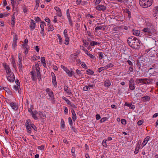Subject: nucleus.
Returning <instances> with one entry per match:
<instances>
[{
	"mask_svg": "<svg viewBox=\"0 0 158 158\" xmlns=\"http://www.w3.org/2000/svg\"><path fill=\"white\" fill-rule=\"evenodd\" d=\"M32 69V71L30 72L32 80L33 81H36V77L40 80L41 74L40 72V68L38 63H35V65L33 66Z\"/></svg>",
	"mask_w": 158,
	"mask_h": 158,
	"instance_id": "obj_1",
	"label": "nucleus"
},
{
	"mask_svg": "<svg viewBox=\"0 0 158 158\" xmlns=\"http://www.w3.org/2000/svg\"><path fill=\"white\" fill-rule=\"evenodd\" d=\"M142 31L145 35L151 36L156 32V30L152 23H147L146 24V27L143 28Z\"/></svg>",
	"mask_w": 158,
	"mask_h": 158,
	"instance_id": "obj_2",
	"label": "nucleus"
},
{
	"mask_svg": "<svg viewBox=\"0 0 158 158\" xmlns=\"http://www.w3.org/2000/svg\"><path fill=\"white\" fill-rule=\"evenodd\" d=\"M127 42L131 48L135 49L138 48L140 45L138 39L134 36L129 37L127 39Z\"/></svg>",
	"mask_w": 158,
	"mask_h": 158,
	"instance_id": "obj_3",
	"label": "nucleus"
},
{
	"mask_svg": "<svg viewBox=\"0 0 158 158\" xmlns=\"http://www.w3.org/2000/svg\"><path fill=\"white\" fill-rule=\"evenodd\" d=\"M153 0H140L139 3L142 7L146 8L152 5Z\"/></svg>",
	"mask_w": 158,
	"mask_h": 158,
	"instance_id": "obj_4",
	"label": "nucleus"
},
{
	"mask_svg": "<svg viewBox=\"0 0 158 158\" xmlns=\"http://www.w3.org/2000/svg\"><path fill=\"white\" fill-rule=\"evenodd\" d=\"M60 67L61 69H63L65 72L69 76L71 77L72 76V72L69 70L66 67L63 65H61Z\"/></svg>",
	"mask_w": 158,
	"mask_h": 158,
	"instance_id": "obj_5",
	"label": "nucleus"
},
{
	"mask_svg": "<svg viewBox=\"0 0 158 158\" xmlns=\"http://www.w3.org/2000/svg\"><path fill=\"white\" fill-rule=\"evenodd\" d=\"M6 102L9 103L12 109L14 110H16L18 109V106L16 103L9 101V100L8 101V102L7 101Z\"/></svg>",
	"mask_w": 158,
	"mask_h": 158,
	"instance_id": "obj_6",
	"label": "nucleus"
},
{
	"mask_svg": "<svg viewBox=\"0 0 158 158\" xmlns=\"http://www.w3.org/2000/svg\"><path fill=\"white\" fill-rule=\"evenodd\" d=\"M6 77L7 80L10 82H13L15 79V76L13 73L7 75Z\"/></svg>",
	"mask_w": 158,
	"mask_h": 158,
	"instance_id": "obj_7",
	"label": "nucleus"
},
{
	"mask_svg": "<svg viewBox=\"0 0 158 158\" xmlns=\"http://www.w3.org/2000/svg\"><path fill=\"white\" fill-rule=\"evenodd\" d=\"M51 75L52 76V84H53L54 86L56 88L57 86V82H56V76H55L54 73L53 72H52L51 73Z\"/></svg>",
	"mask_w": 158,
	"mask_h": 158,
	"instance_id": "obj_8",
	"label": "nucleus"
},
{
	"mask_svg": "<svg viewBox=\"0 0 158 158\" xmlns=\"http://www.w3.org/2000/svg\"><path fill=\"white\" fill-rule=\"evenodd\" d=\"M134 85V80L133 78H131L129 81V87L131 89L134 90L135 89Z\"/></svg>",
	"mask_w": 158,
	"mask_h": 158,
	"instance_id": "obj_9",
	"label": "nucleus"
},
{
	"mask_svg": "<svg viewBox=\"0 0 158 158\" xmlns=\"http://www.w3.org/2000/svg\"><path fill=\"white\" fill-rule=\"evenodd\" d=\"M3 66L5 69L7 75L13 73L11 72L9 66L6 63L3 64Z\"/></svg>",
	"mask_w": 158,
	"mask_h": 158,
	"instance_id": "obj_10",
	"label": "nucleus"
},
{
	"mask_svg": "<svg viewBox=\"0 0 158 158\" xmlns=\"http://www.w3.org/2000/svg\"><path fill=\"white\" fill-rule=\"evenodd\" d=\"M55 10L56 11V15L59 17H61L62 16V14L60 9L58 6H55L54 7Z\"/></svg>",
	"mask_w": 158,
	"mask_h": 158,
	"instance_id": "obj_11",
	"label": "nucleus"
},
{
	"mask_svg": "<svg viewBox=\"0 0 158 158\" xmlns=\"http://www.w3.org/2000/svg\"><path fill=\"white\" fill-rule=\"evenodd\" d=\"M35 23L34 20L31 19L30 23V28L31 31H33L35 28Z\"/></svg>",
	"mask_w": 158,
	"mask_h": 158,
	"instance_id": "obj_12",
	"label": "nucleus"
},
{
	"mask_svg": "<svg viewBox=\"0 0 158 158\" xmlns=\"http://www.w3.org/2000/svg\"><path fill=\"white\" fill-rule=\"evenodd\" d=\"M71 111L72 114V118L73 120V121L74 122L77 118L76 114L74 110L73 109H72L71 110Z\"/></svg>",
	"mask_w": 158,
	"mask_h": 158,
	"instance_id": "obj_13",
	"label": "nucleus"
},
{
	"mask_svg": "<svg viewBox=\"0 0 158 158\" xmlns=\"http://www.w3.org/2000/svg\"><path fill=\"white\" fill-rule=\"evenodd\" d=\"M96 8L99 10H104L106 9V7L103 5H99L96 6Z\"/></svg>",
	"mask_w": 158,
	"mask_h": 158,
	"instance_id": "obj_14",
	"label": "nucleus"
},
{
	"mask_svg": "<svg viewBox=\"0 0 158 158\" xmlns=\"http://www.w3.org/2000/svg\"><path fill=\"white\" fill-rule=\"evenodd\" d=\"M94 85H86L83 88V90L84 91H87L90 89L91 88H93Z\"/></svg>",
	"mask_w": 158,
	"mask_h": 158,
	"instance_id": "obj_15",
	"label": "nucleus"
},
{
	"mask_svg": "<svg viewBox=\"0 0 158 158\" xmlns=\"http://www.w3.org/2000/svg\"><path fill=\"white\" fill-rule=\"evenodd\" d=\"M46 92L49 95L51 98H53L54 97V94L53 92L49 88H47L46 90Z\"/></svg>",
	"mask_w": 158,
	"mask_h": 158,
	"instance_id": "obj_16",
	"label": "nucleus"
},
{
	"mask_svg": "<svg viewBox=\"0 0 158 158\" xmlns=\"http://www.w3.org/2000/svg\"><path fill=\"white\" fill-rule=\"evenodd\" d=\"M38 113V112L36 110H35L34 112L32 111L31 112V114L32 117L35 120H37L38 119V117L36 116V114Z\"/></svg>",
	"mask_w": 158,
	"mask_h": 158,
	"instance_id": "obj_17",
	"label": "nucleus"
},
{
	"mask_svg": "<svg viewBox=\"0 0 158 158\" xmlns=\"http://www.w3.org/2000/svg\"><path fill=\"white\" fill-rule=\"evenodd\" d=\"M22 46L24 48L25 53L27 54L28 52V49L29 48V46L27 44H22Z\"/></svg>",
	"mask_w": 158,
	"mask_h": 158,
	"instance_id": "obj_18",
	"label": "nucleus"
},
{
	"mask_svg": "<svg viewBox=\"0 0 158 158\" xmlns=\"http://www.w3.org/2000/svg\"><path fill=\"white\" fill-rule=\"evenodd\" d=\"M150 99V97L148 96H146L142 98V100L143 102L149 101Z\"/></svg>",
	"mask_w": 158,
	"mask_h": 158,
	"instance_id": "obj_19",
	"label": "nucleus"
},
{
	"mask_svg": "<svg viewBox=\"0 0 158 158\" xmlns=\"http://www.w3.org/2000/svg\"><path fill=\"white\" fill-rule=\"evenodd\" d=\"M149 138L150 137L149 136H147L146 138H145L142 143V144L143 145V147L148 142L149 140Z\"/></svg>",
	"mask_w": 158,
	"mask_h": 158,
	"instance_id": "obj_20",
	"label": "nucleus"
},
{
	"mask_svg": "<svg viewBox=\"0 0 158 158\" xmlns=\"http://www.w3.org/2000/svg\"><path fill=\"white\" fill-rule=\"evenodd\" d=\"M19 68L20 71H22L23 69V67L22 65V61H19Z\"/></svg>",
	"mask_w": 158,
	"mask_h": 158,
	"instance_id": "obj_21",
	"label": "nucleus"
},
{
	"mask_svg": "<svg viewBox=\"0 0 158 158\" xmlns=\"http://www.w3.org/2000/svg\"><path fill=\"white\" fill-rule=\"evenodd\" d=\"M132 32L133 35L136 36H139L140 34V31H139L138 30H133L132 31Z\"/></svg>",
	"mask_w": 158,
	"mask_h": 158,
	"instance_id": "obj_22",
	"label": "nucleus"
},
{
	"mask_svg": "<svg viewBox=\"0 0 158 158\" xmlns=\"http://www.w3.org/2000/svg\"><path fill=\"white\" fill-rule=\"evenodd\" d=\"M41 61L42 63L43 64V65L45 67L46 65V63L45 58L44 57H41Z\"/></svg>",
	"mask_w": 158,
	"mask_h": 158,
	"instance_id": "obj_23",
	"label": "nucleus"
},
{
	"mask_svg": "<svg viewBox=\"0 0 158 158\" xmlns=\"http://www.w3.org/2000/svg\"><path fill=\"white\" fill-rule=\"evenodd\" d=\"M144 80H147V78H145L144 79H136L135 81V82L136 83H137L138 84H139L140 83L143 82V81Z\"/></svg>",
	"mask_w": 158,
	"mask_h": 158,
	"instance_id": "obj_24",
	"label": "nucleus"
},
{
	"mask_svg": "<svg viewBox=\"0 0 158 158\" xmlns=\"http://www.w3.org/2000/svg\"><path fill=\"white\" fill-rule=\"evenodd\" d=\"M60 124H61V126H60V128L61 129H64L65 127V123L64 121L63 120V119L62 118L60 122Z\"/></svg>",
	"mask_w": 158,
	"mask_h": 158,
	"instance_id": "obj_25",
	"label": "nucleus"
},
{
	"mask_svg": "<svg viewBox=\"0 0 158 158\" xmlns=\"http://www.w3.org/2000/svg\"><path fill=\"white\" fill-rule=\"evenodd\" d=\"M54 29V28L53 26V25L50 24L48 28V31H53Z\"/></svg>",
	"mask_w": 158,
	"mask_h": 158,
	"instance_id": "obj_26",
	"label": "nucleus"
},
{
	"mask_svg": "<svg viewBox=\"0 0 158 158\" xmlns=\"http://www.w3.org/2000/svg\"><path fill=\"white\" fill-rule=\"evenodd\" d=\"M108 67L107 66H105L103 67H101L98 69V72L100 73L103 70H106L108 69Z\"/></svg>",
	"mask_w": 158,
	"mask_h": 158,
	"instance_id": "obj_27",
	"label": "nucleus"
},
{
	"mask_svg": "<svg viewBox=\"0 0 158 158\" xmlns=\"http://www.w3.org/2000/svg\"><path fill=\"white\" fill-rule=\"evenodd\" d=\"M100 44V43H98L97 42L94 41H92L90 43V45L91 46H94Z\"/></svg>",
	"mask_w": 158,
	"mask_h": 158,
	"instance_id": "obj_28",
	"label": "nucleus"
},
{
	"mask_svg": "<svg viewBox=\"0 0 158 158\" xmlns=\"http://www.w3.org/2000/svg\"><path fill=\"white\" fill-rule=\"evenodd\" d=\"M56 35L58 37V39L59 40V44H62V40L61 37L60 35L59 34H57Z\"/></svg>",
	"mask_w": 158,
	"mask_h": 158,
	"instance_id": "obj_29",
	"label": "nucleus"
},
{
	"mask_svg": "<svg viewBox=\"0 0 158 158\" xmlns=\"http://www.w3.org/2000/svg\"><path fill=\"white\" fill-rule=\"evenodd\" d=\"M46 26V23L45 22H41L40 23V27L41 29H44L45 26Z\"/></svg>",
	"mask_w": 158,
	"mask_h": 158,
	"instance_id": "obj_30",
	"label": "nucleus"
},
{
	"mask_svg": "<svg viewBox=\"0 0 158 158\" xmlns=\"http://www.w3.org/2000/svg\"><path fill=\"white\" fill-rule=\"evenodd\" d=\"M14 88L16 91H18L19 93V90H20V85H15L14 86Z\"/></svg>",
	"mask_w": 158,
	"mask_h": 158,
	"instance_id": "obj_31",
	"label": "nucleus"
},
{
	"mask_svg": "<svg viewBox=\"0 0 158 158\" xmlns=\"http://www.w3.org/2000/svg\"><path fill=\"white\" fill-rule=\"evenodd\" d=\"M65 40L64 41V44L66 45H68L69 43V37H65Z\"/></svg>",
	"mask_w": 158,
	"mask_h": 158,
	"instance_id": "obj_32",
	"label": "nucleus"
},
{
	"mask_svg": "<svg viewBox=\"0 0 158 158\" xmlns=\"http://www.w3.org/2000/svg\"><path fill=\"white\" fill-rule=\"evenodd\" d=\"M86 73L87 74L89 75H92L94 73L93 71L89 69H88L86 70Z\"/></svg>",
	"mask_w": 158,
	"mask_h": 158,
	"instance_id": "obj_33",
	"label": "nucleus"
},
{
	"mask_svg": "<svg viewBox=\"0 0 158 158\" xmlns=\"http://www.w3.org/2000/svg\"><path fill=\"white\" fill-rule=\"evenodd\" d=\"M71 153L72 155L74 157H75L76 154L75 153V148L74 147H72V148Z\"/></svg>",
	"mask_w": 158,
	"mask_h": 158,
	"instance_id": "obj_34",
	"label": "nucleus"
},
{
	"mask_svg": "<svg viewBox=\"0 0 158 158\" xmlns=\"http://www.w3.org/2000/svg\"><path fill=\"white\" fill-rule=\"evenodd\" d=\"M36 5L35 8L37 9L39 6V3H40V0H35Z\"/></svg>",
	"mask_w": 158,
	"mask_h": 158,
	"instance_id": "obj_35",
	"label": "nucleus"
},
{
	"mask_svg": "<svg viewBox=\"0 0 158 158\" xmlns=\"http://www.w3.org/2000/svg\"><path fill=\"white\" fill-rule=\"evenodd\" d=\"M82 42L83 43L84 46L85 47H87L89 44V43L86 40H82Z\"/></svg>",
	"mask_w": 158,
	"mask_h": 158,
	"instance_id": "obj_36",
	"label": "nucleus"
},
{
	"mask_svg": "<svg viewBox=\"0 0 158 158\" xmlns=\"http://www.w3.org/2000/svg\"><path fill=\"white\" fill-rule=\"evenodd\" d=\"M12 64L14 69H16V65L15 63V60L14 59H12V62H11Z\"/></svg>",
	"mask_w": 158,
	"mask_h": 158,
	"instance_id": "obj_37",
	"label": "nucleus"
},
{
	"mask_svg": "<svg viewBox=\"0 0 158 158\" xmlns=\"http://www.w3.org/2000/svg\"><path fill=\"white\" fill-rule=\"evenodd\" d=\"M76 73L77 74V75L79 76V77H82V74L81 72V71H80L78 69H77L76 71Z\"/></svg>",
	"mask_w": 158,
	"mask_h": 158,
	"instance_id": "obj_38",
	"label": "nucleus"
},
{
	"mask_svg": "<svg viewBox=\"0 0 158 158\" xmlns=\"http://www.w3.org/2000/svg\"><path fill=\"white\" fill-rule=\"evenodd\" d=\"M125 12L128 14V17L130 18L131 17V12L128 9H126L125 11Z\"/></svg>",
	"mask_w": 158,
	"mask_h": 158,
	"instance_id": "obj_39",
	"label": "nucleus"
},
{
	"mask_svg": "<svg viewBox=\"0 0 158 158\" xmlns=\"http://www.w3.org/2000/svg\"><path fill=\"white\" fill-rule=\"evenodd\" d=\"M68 31L67 30L65 29L63 32V34L64 35V38L68 37V35L67 34Z\"/></svg>",
	"mask_w": 158,
	"mask_h": 158,
	"instance_id": "obj_40",
	"label": "nucleus"
},
{
	"mask_svg": "<svg viewBox=\"0 0 158 158\" xmlns=\"http://www.w3.org/2000/svg\"><path fill=\"white\" fill-rule=\"evenodd\" d=\"M147 80V82H143V84H146V83H150V84L152 83V82L153 81V80L152 79H147V80Z\"/></svg>",
	"mask_w": 158,
	"mask_h": 158,
	"instance_id": "obj_41",
	"label": "nucleus"
},
{
	"mask_svg": "<svg viewBox=\"0 0 158 158\" xmlns=\"http://www.w3.org/2000/svg\"><path fill=\"white\" fill-rule=\"evenodd\" d=\"M15 18L14 17H12L11 19V25L13 26H14L15 23Z\"/></svg>",
	"mask_w": 158,
	"mask_h": 158,
	"instance_id": "obj_42",
	"label": "nucleus"
},
{
	"mask_svg": "<svg viewBox=\"0 0 158 158\" xmlns=\"http://www.w3.org/2000/svg\"><path fill=\"white\" fill-rule=\"evenodd\" d=\"M68 121L70 125H73V123L72 119L70 117L68 118Z\"/></svg>",
	"mask_w": 158,
	"mask_h": 158,
	"instance_id": "obj_43",
	"label": "nucleus"
},
{
	"mask_svg": "<svg viewBox=\"0 0 158 158\" xmlns=\"http://www.w3.org/2000/svg\"><path fill=\"white\" fill-rule=\"evenodd\" d=\"M40 33L42 35L43 38L44 37V29H41L40 31Z\"/></svg>",
	"mask_w": 158,
	"mask_h": 158,
	"instance_id": "obj_44",
	"label": "nucleus"
},
{
	"mask_svg": "<svg viewBox=\"0 0 158 158\" xmlns=\"http://www.w3.org/2000/svg\"><path fill=\"white\" fill-rule=\"evenodd\" d=\"M103 28L102 26H97L95 28V31H97V30H102Z\"/></svg>",
	"mask_w": 158,
	"mask_h": 158,
	"instance_id": "obj_45",
	"label": "nucleus"
},
{
	"mask_svg": "<svg viewBox=\"0 0 158 158\" xmlns=\"http://www.w3.org/2000/svg\"><path fill=\"white\" fill-rule=\"evenodd\" d=\"M121 29V27L120 26H116L113 28V30L115 31H117L120 30Z\"/></svg>",
	"mask_w": 158,
	"mask_h": 158,
	"instance_id": "obj_46",
	"label": "nucleus"
},
{
	"mask_svg": "<svg viewBox=\"0 0 158 158\" xmlns=\"http://www.w3.org/2000/svg\"><path fill=\"white\" fill-rule=\"evenodd\" d=\"M126 104L127 105V106L130 107L131 109H134L135 108V106L134 105H133L132 104H131L129 103L127 104V103H126Z\"/></svg>",
	"mask_w": 158,
	"mask_h": 158,
	"instance_id": "obj_47",
	"label": "nucleus"
},
{
	"mask_svg": "<svg viewBox=\"0 0 158 158\" xmlns=\"http://www.w3.org/2000/svg\"><path fill=\"white\" fill-rule=\"evenodd\" d=\"M99 58L100 59H102L103 57V55L102 52H98Z\"/></svg>",
	"mask_w": 158,
	"mask_h": 158,
	"instance_id": "obj_48",
	"label": "nucleus"
},
{
	"mask_svg": "<svg viewBox=\"0 0 158 158\" xmlns=\"http://www.w3.org/2000/svg\"><path fill=\"white\" fill-rule=\"evenodd\" d=\"M139 148H140L139 146L138 147L137 146L135 148V150L134 152V153L135 154H137L139 152Z\"/></svg>",
	"mask_w": 158,
	"mask_h": 158,
	"instance_id": "obj_49",
	"label": "nucleus"
},
{
	"mask_svg": "<svg viewBox=\"0 0 158 158\" xmlns=\"http://www.w3.org/2000/svg\"><path fill=\"white\" fill-rule=\"evenodd\" d=\"M17 41L16 40H14L12 44V46L14 48H15L17 46L16 45Z\"/></svg>",
	"mask_w": 158,
	"mask_h": 158,
	"instance_id": "obj_50",
	"label": "nucleus"
},
{
	"mask_svg": "<svg viewBox=\"0 0 158 158\" xmlns=\"http://www.w3.org/2000/svg\"><path fill=\"white\" fill-rule=\"evenodd\" d=\"M67 16L68 18H71L70 15L69 13V9H67L66 11Z\"/></svg>",
	"mask_w": 158,
	"mask_h": 158,
	"instance_id": "obj_51",
	"label": "nucleus"
},
{
	"mask_svg": "<svg viewBox=\"0 0 158 158\" xmlns=\"http://www.w3.org/2000/svg\"><path fill=\"white\" fill-rule=\"evenodd\" d=\"M106 140H103L102 142V145L103 146L106 148L107 147V144L106 143Z\"/></svg>",
	"mask_w": 158,
	"mask_h": 158,
	"instance_id": "obj_52",
	"label": "nucleus"
},
{
	"mask_svg": "<svg viewBox=\"0 0 158 158\" xmlns=\"http://www.w3.org/2000/svg\"><path fill=\"white\" fill-rule=\"evenodd\" d=\"M12 6L13 8H14L15 6V4L16 3L15 0H10Z\"/></svg>",
	"mask_w": 158,
	"mask_h": 158,
	"instance_id": "obj_53",
	"label": "nucleus"
},
{
	"mask_svg": "<svg viewBox=\"0 0 158 158\" xmlns=\"http://www.w3.org/2000/svg\"><path fill=\"white\" fill-rule=\"evenodd\" d=\"M26 128L27 129V132L29 133V134H30L31 133V128L30 127H26Z\"/></svg>",
	"mask_w": 158,
	"mask_h": 158,
	"instance_id": "obj_54",
	"label": "nucleus"
},
{
	"mask_svg": "<svg viewBox=\"0 0 158 158\" xmlns=\"http://www.w3.org/2000/svg\"><path fill=\"white\" fill-rule=\"evenodd\" d=\"M81 66L83 68H86L87 67L86 64L84 62H82L81 63Z\"/></svg>",
	"mask_w": 158,
	"mask_h": 158,
	"instance_id": "obj_55",
	"label": "nucleus"
},
{
	"mask_svg": "<svg viewBox=\"0 0 158 158\" xmlns=\"http://www.w3.org/2000/svg\"><path fill=\"white\" fill-rule=\"evenodd\" d=\"M38 148L39 149L43 150L44 149V146L43 145H41L40 146H39L38 147Z\"/></svg>",
	"mask_w": 158,
	"mask_h": 158,
	"instance_id": "obj_56",
	"label": "nucleus"
},
{
	"mask_svg": "<svg viewBox=\"0 0 158 158\" xmlns=\"http://www.w3.org/2000/svg\"><path fill=\"white\" fill-rule=\"evenodd\" d=\"M63 109L64 110V112L65 114H66L68 113V110L66 107L64 106Z\"/></svg>",
	"mask_w": 158,
	"mask_h": 158,
	"instance_id": "obj_57",
	"label": "nucleus"
},
{
	"mask_svg": "<svg viewBox=\"0 0 158 158\" xmlns=\"http://www.w3.org/2000/svg\"><path fill=\"white\" fill-rule=\"evenodd\" d=\"M29 121H30L29 119H28L27 120L26 122V127H30V124L29 123Z\"/></svg>",
	"mask_w": 158,
	"mask_h": 158,
	"instance_id": "obj_58",
	"label": "nucleus"
},
{
	"mask_svg": "<svg viewBox=\"0 0 158 158\" xmlns=\"http://www.w3.org/2000/svg\"><path fill=\"white\" fill-rule=\"evenodd\" d=\"M105 86L106 87H108L109 86V81H106L104 83Z\"/></svg>",
	"mask_w": 158,
	"mask_h": 158,
	"instance_id": "obj_59",
	"label": "nucleus"
},
{
	"mask_svg": "<svg viewBox=\"0 0 158 158\" xmlns=\"http://www.w3.org/2000/svg\"><path fill=\"white\" fill-rule=\"evenodd\" d=\"M68 20H69V24L70 25L72 26V25H73V23H72V20L71 18H68Z\"/></svg>",
	"mask_w": 158,
	"mask_h": 158,
	"instance_id": "obj_60",
	"label": "nucleus"
},
{
	"mask_svg": "<svg viewBox=\"0 0 158 158\" xmlns=\"http://www.w3.org/2000/svg\"><path fill=\"white\" fill-rule=\"evenodd\" d=\"M23 11L24 13H27V9L26 7L24 5V6L23 7Z\"/></svg>",
	"mask_w": 158,
	"mask_h": 158,
	"instance_id": "obj_61",
	"label": "nucleus"
},
{
	"mask_svg": "<svg viewBox=\"0 0 158 158\" xmlns=\"http://www.w3.org/2000/svg\"><path fill=\"white\" fill-rule=\"evenodd\" d=\"M18 58H19V60L18 61H22V56L21 53H20L19 52V56H18Z\"/></svg>",
	"mask_w": 158,
	"mask_h": 158,
	"instance_id": "obj_62",
	"label": "nucleus"
},
{
	"mask_svg": "<svg viewBox=\"0 0 158 158\" xmlns=\"http://www.w3.org/2000/svg\"><path fill=\"white\" fill-rule=\"evenodd\" d=\"M35 50H36V52H39V50H40V49L39 48V46H36L35 48Z\"/></svg>",
	"mask_w": 158,
	"mask_h": 158,
	"instance_id": "obj_63",
	"label": "nucleus"
},
{
	"mask_svg": "<svg viewBox=\"0 0 158 158\" xmlns=\"http://www.w3.org/2000/svg\"><path fill=\"white\" fill-rule=\"evenodd\" d=\"M121 123L123 124H126V122L125 119H122L121 120Z\"/></svg>",
	"mask_w": 158,
	"mask_h": 158,
	"instance_id": "obj_64",
	"label": "nucleus"
}]
</instances>
